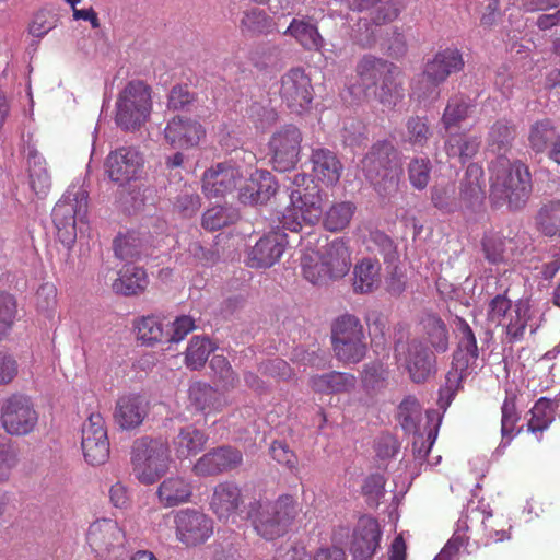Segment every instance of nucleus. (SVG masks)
<instances>
[{
  "label": "nucleus",
  "instance_id": "obj_1",
  "mask_svg": "<svg viewBox=\"0 0 560 560\" xmlns=\"http://www.w3.org/2000/svg\"><path fill=\"white\" fill-rule=\"evenodd\" d=\"M490 198L495 206L504 203L512 210L523 208L532 192L529 168L521 161L511 162L504 154L489 165Z\"/></svg>",
  "mask_w": 560,
  "mask_h": 560
},
{
  "label": "nucleus",
  "instance_id": "obj_2",
  "mask_svg": "<svg viewBox=\"0 0 560 560\" xmlns=\"http://www.w3.org/2000/svg\"><path fill=\"white\" fill-rule=\"evenodd\" d=\"M362 84L374 86V96L387 109H394L404 98V71L400 67L375 57L363 56L355 67Z\"/></svg>",
  "mask_w": 560,
  "mask_h": 560
},
{
  "label": "nucleus",
  "instance_id": "obj_3",
  "mask_svg": "<svg viewBox=\"0 0 560 560\" xmlns=\"http://www.w3.org/2000/svg\"><path fill=\"white\" fill-rule=\"evenodd\" d=\"M301 512L298 500L282 494L273 502L254 500L249 503L246 517L252 521L256 533L267 540L283 536Z\"/></svg>",
  "mask_w": 560,
  "mask_h": 560
},
{
  "label": "nucleus",
  "instance_id": "obj_4",
  "mask_svg": "<svg viewBox=\"0 0 560 560\" xmlns=\"http://www.w3.org/2000/svg\"><path fill=\"white\" fill-rule=\"evenodd\" d=\"M130 462L135 477L142 485H153L170 469L168 443L151 436L138 438L131 446Z\"/></svg>",
  "mask_w": 560,
  "mask_h": 560
},
{
  "label": "nucleus",
  "instance_id": "obj_5",
  "mask_svg": "<svg viewBox=\"0 0 560 560\" xmlns=\"http://www.w3.org/2000/svg\"><path fill=\"white\" fill-rule=\"evenodd\" d=\"M51 217L59 241L71 246L77 237L78 224H86L88 192L81 187L67 189L55 205Z\"/></svg>",
  "mask_w": 560,
  "mask_h": 560
},
{
  "label": "nucleus",
  "instance_id": "obj_6",
  "mask_svg": "<svg viewBox=\"0 0 560 560\" xmlns=\"http://www.w3.org/2000/svg\"><path fill=\"white\" fill-rule=\"evenodd\" d=\"M331 343L337 359L343 363L362 361L368 351L363 325L358 316L342 314L331 324Z\"/></svg>",
  "mask_w": 560,
  "mask_h": 560
},
{
  "label": "nucleus",
  "instance_id": "obj_7",
  "mask_svg": "<svg viewBox=\"0 0 560 560\" xmlns=\"http://www.w3.org/2000/svg\"><path fill=\"white\" fill-rule=\"evenodd\" d=\"M152 109L150 88L142 81H130L116 101L115 121L125 130L139 129Z\"/></svg>",
  "mask_w": 560,
  "mask_h": 560
},
{
  "label": "nucleus",
  "instance_id": "obj_8",
  "mask_svg": "<svg viewBox=\"0 0 560 560\" xmlns=\"http://www.w3.org/2000/svg\"><path fill=\"white\" fill-rule=\"evenodd\" d=\"M290 200L294 210L300 212L302 221L310 225L319 222L323 217L325 195L310 175L305 173L294 175Z\"/></svg>",
  "mask_w": 560,
  "mask_h": 560
},
{
  "label": "nucleus",
  "instance_id": "obj_9",
  "mask_svg": "<svg viewBox=\"0 0 560 560\" xmlns=\"http://www.w3.org/2000/svg\"><path fill=\"white\" fill-rule=\"evenodd\" d=\"M398 152L389 141L372 145L362 160V170L372 185L384 187L387 182L395 184Z\"/></svg>",
  "mask_w": 560,
  "mask_h": 560
},
{
  "label": "nucleus",
  "instance_id": "obj_10",
  "mask_svg": "<svg viewBox=\"0 0 560 560\" xmlns=\"http://www.w3.org/2000/svg\"><path fill=\"white\" fill-rule=\"evenodd\" d=\"M0 421L4 431L11 435H26L38 422V413L30 397L12 394L1 405Z\"/></svg>",
  "mask_w": 560,
  "mask_h": 560
},
{
  "label": "nucleus",
  "instance_id": "obj_11",
  "mask_svg": "<svg viewBox=\"0 0 560 560\" xmlns=\"http://www.w3.org/2000/svg\"><path fill=\"white\" fill-rule=\"evenodd\" d=\"M303 135L292 124L284 125L273 132L269 140L271 164L278 172L293 170L300 161Z\"/></svg>",
  "mask_w": 560,
  "mask_h": 560
},
{
  "label": "nucleus",
  "instance_id": "obj_12",
  "mask_svg": "<svg viewBox=\"0 0 560 560\" xmlns=\"http://www.w3.org/2000/svg\"><path fill=\"white\" fill-rule=\"evenodd\" d=\"M279 83V96L291 113L302 114L311 108L314 89L311 78L303 68L290 69L281 77Z\"/></svg>",
  "mask_w": 560,
  "mask_h": 560
},
{
  "label": "nucleus",
  "instance_id": "obj_13",
  "mask_svg": "<svg viewBox=\"0 0 560 560\" xmlns=\"http://www.w3.org/2000/svg\"><path fill=\"white\" fill-rule=\"evenodd\" d=\"M244 175L233 161L219 162L207 168L201 178L202 192L208 198L225 197L242 188Z\"/></svg>",
  "mask_w": 560,
  "mask_h": 560
},
{
  "label": "nucleus",
  "instance_id": "obj_14",
  "mask_svg": "<svg viewBox=\"0 0 560 560\" xmlns=\"http://www.w3.org/2000/svg\"><path fill=\"white\" fill-rule=\"evenodd\" d=\"M81 447L84 459L92 466L103 465L109 458V441L105 420L92 412L82 425Z\"/></svg>",
  "mask_w": 560,
  "mask_h": 560
},
{
  "label": "nucleus",
  "instance_id": "obj_15",
  "mask_svg": "<svg viewBox=\"0 0 560 560\" xmlns=\"http://www.w3.org/2000/svg\"><path fill=\"white\" fill-rule=\"evenodd\" d=\"M176 538L187 547L207 541L213 534V521L202 512L185 509L174 516Z\"/></svg>",
  "mask_w": 560,
  "mask_h": 560
},
{
  "label": "nucleus",
  "instance_id": "obj_16",
  "mask_svg": "<svg viewBox=\"0 0 560 560\" xmlns=\"http://www.w3.org/2000/svg\"><path fill=\"white\" fill-rule=\"evenodd\" d=\"M243 460L241 450L232 445H221L200 456L191 470L197 477H215L240 468Z\"/></svg>",
  "mask_w": 560,
  "mask_h": 560
},
{
  "label": "nucleus",
  "instance_id": "obj_17",
  "mask_svg": "<svg viewBox=\"0 0 560 560\" xmlns=\"http://www.w3.org/2000/svg\"><path fill=\"white\" fill-rule=\"evenodd\" d=\"M406 9L405 0H386L381 3L372 13L371 22L360 19L357 30H353L352 37L361 47H372L376 42L374 26L386 25L396 21Z\"/></svg>",
  "mask_w": 560,
  "mask_h": 560
},
{
  "label": "nucleus",
  "instance_id": "obj_18",
  "mask_svg": "<svg viewBox=\"0 0 560 560\" xmlns=\"http://www.w3.org/2000/svg\"><path fill=\"white\" fill-rule=\"evenodd\" d=\"M86 542L97 557L104 558L124 547L125 533L114 520H97L89 526Z\"/></svg>",
  "mask_w": 560,
  "mask_h": 560
},
{
  "label": "nucleus",
  "instance_id": "obj_19",
  "mask_svg": "<svg viewBox=\"0 0 560 560\" xmlns=\"http://www.w3.org/2000/svg\"><path fill=\"white\" fill-rule=\"evenodd\" d=\"M105 167L113 182L125 185L140 176L143 159L135 148L124 147L108 154Z\"/></svg>",
  "mask_w": 560,
  "mask_h": 560
},
{
  "label": "nucleus",
  "instance_id": "obj_20",
  "mask_svg": "<svg viewBox=\"0 0 560 560\" xmlns=\"http://www.w3.org/2000/svg\"><path fill=\"white\" fill-rule=\"evenodd\" d=\"M382 530L376 518L362 516L353 528L349 551L353 560H371L380 547Z\"/></svg>",
  "mask_w": 560,
  "mask_h": 560
},
{
  "label": "nucleus",
  "instance_id": "obj_21",
  "mask_svg": "<svg viewBox=\"0 0 560 560\" xmlns=\"http://www.w3.org/2000/svg\"><path fill=\"white\" fill-rule=\"evenodd\" d=\"M465 67L463 52L459 48L450 46L440 49L432 59L428 60L423 70V78L438 88L452 74L460 72Z\"/></svg>",
  "mask_w": 560,
  "mask_h": 560
},
{
  "label": "nucleus",
  "instance_id": "obj_22",
  "mask_svg": "<svg viewBox=\"0 0 560 560\" xmlns=\"http://www.w3.org/2000/svg\"><path fill=\"white\" fill-rule=\"evenodd\" d=\"M210 509L219 520L235 522L245 509L242 489L233 481L219 482L213 488Z\"/></svg>",
  "mask_w": 560,
  "mask_h": 560
},
{
  "label": "nucleus",
  "instance_id": "obj_23",
  "mask_svg": "<svg viewBox=\"0 0 560 560\" xmlns=\"http://www.w3.org/2000/svg\"><path fill=\"white\" fill-rule=\"evenodd\" d=\"M205 137L206 129L199 121L183 116L173 117L164 128L166 142L175 149L196 148Z\"/></svg>",
  "mask_w": 560,
  "mask_h": 560
},
{
  "label": "nucleus",
  "instance_id": "obj_24",
  "mask_svg": "<svg viewBox=\"0 0 560 560\" xmlns=\"http://www.w3.org/2000/svg\"><path fill=\"white\" fill-rule=\"evenodd\" d=\"M288 245V235L281 231H272L264 235L255 244L248 255L252 268H269L279 261Z\"/></svg>",
  "mask_w": 560,
  "mask_h": 560
},
{
  "label": "nucleus",
  "instance_id": "obj_25",
  "mask_svg": "<svg viewBox=\"0 0 560 560\" xmlns=\"http://www.w3.org/2000/svg\"><path fill=\"white\" fill-rule=\"evenodd\" d=\"M406 369L412 382L424 383L436 373V353L421 342H412L408 348Z\"/></svg>",
  "mask_w": 560,
  "mask_h": 560
},
{
  "label": "nucleus",
  "instance_id": "obj_26",
  "mask_svg": "<svg viewBox=\"0 0 560 560\" xmlns=\"http://www.w3.org/2000/svg\"><path fill=\"white\" fill-rule=\"evenodd\" d=\"M310 161L313 177L318 182L327 187L339 182L343 165L335 152L326 148H315L312 150Z\"/></svg>",
  "mask_w": 560,
  "mask_h": 560
},
{
  "label": "nucleus",
  "instance_id": "obj_27",
  "mask_svg": "<svg viewBox=\"0 0 560 560\" xmlns=\"http://www.w3.org/2000/svg\"><path fill=\"white\" fill-rule=\"evenodd\" d=\"M419 326L424 347L436 354L447 352L450 348V329L439 315L433 313L423 315Z\"/></svg>",
  "mask_w": 560,
  "mask_h": 560
},
{
  "label": "nucleus",
  "instance_id": "obj_28",
  "mask_svg": "<svg viewBox=\"0 0 560 560\" xmlns=\"http://www.w3.org/2000/svg\"><path fill=\"white\" fill-rule=\"evenodd\" d=\"M558 400L548 397H540L528 410V419L524 431L532 434L537 442L542 440L544 433L555 421L558 409Z\"/></svg>",
  "mask_w": 560,
  "mask_h": 560
},
{
  "label": "nucleus",
  "instance_id": "obj_29",
  "mask_svg": "<svg viewBox=\"0 0 560 560\" xmlns=\"http://www.w3.org/2000/svg\"><path fill=\"white\" fill-rule=\"evenodd\" d=\"M319 256L331 281L342 279L351 267V252L342 238L330 242Z\"/></svg>",
  "mask_w": 560,
  "mask_h": 560
},
{
  "label": "nucleus",
  "instance_id": "obj_30",
  "mask_svg": "<svg viewBox=\"0 0 560 560\" xmlns=\"http://www.w3.org/2000/svg\"><path fill=\"white\" fill-rule=\"evenodd\" d=\"M148 413V406L140 395H124L116 402L114 418L120 428L131 430L138 428Z\"/></svg>",
  "mask_w": 560,
  "mask_h": 560
},
{
  "label": "nucleus",
  "instance_id": "obj_31",
  "mask_svg": "<svg viewBox=\"0 0 560 560\" xmlns=\"http://www.w3.org/2000/svg\"><path fill=\"white\" fill-rule=\"evenodd\" d=\"M459 198L470 209H478L486 198L483 168L470 163L460 182Z\"/></svg>",
  "mask_w": 560,
  "mask_h": 560
},
{
  "label": "nucleus",
  "instance_id": "obj_32",
  "mask_svg": "<svg viewBox=\"0 0 560 560\" xmlns=\"http://www.w3.org/2000/svg\"><path fill=\"white\" fill-rule=\"evenodd\" d=\"M381 264L377 258L364 257L353 267L352 289L357 294L372 293L382 281Z\"/></svg>",
  "mask_w": 560,
  "mask_h": 560
},
{
  "label": "nucleus",
  "instance_id": "obj_33",
  "mask_svg": "<svg viewBox=\"0 0 560 560\" xmlns=\"http://www.w3.org/2000/svg\"><path fill=\"white\" fill-rule=\"evenodd\" d=\"M355 383L354 375L337 371L313 375L308 381L311 388L323 395L349 393L355 387Z\"/></svg>",
  "mask_w": 560,
  "mask_h": 560
},
{
  "label": "nucleus",
  "instance_id": "obj_34",
  "mask_svg": "<svg viewBox=\"0 0 560 560\" xmlns=\"http://www.w3.org/2000/svg\"><path fill=\"white\" fill-rule=\"evenodd\" d=\"M156 494L163 506L172 508L190 500L192 486L191 482L184 477L171 476L160 483Z\"/></svg>",
  "mask_w": 560,
  "mask_h": 560
},
{
  "label": "nucleus",
  "instance_id": "obj_35",
  "mask_svg": "<svg viewBox=\"0 0 560 560\" xmlns=\"http://www.w3.org/2000/svg\"><path fill=\"white\" fill-rule=\"evenodd\" d=\"M191 406L206 416L217 413L226 406V400L209 384L196 382L189 387Z\"/></svg>",
  "mask_w": 560,
  "mask_h": 560
},
{
  "label": "nucleus",
  "instance_id": "obj_36",
  "mask_svg": "<svg viewBox=\"0 0 560 560\" xmlns=\"http://www.w3.org/2000/svg\"><path fill=\"white\" fill-rule=\"evenodd\" d=\"M518 389L510 388L505 390V398L501 406V435L510 443L516 435L521 434L525 424L517 427L521 420V412L517 409Z\"/></svg>",
  "mask_w": 560,
  "mask_h": 560
},
{
  "label": "nucleus",
  "instance_id": "obj_37",
  "mask_svg": "<svg viewBox=\"0 0 560 560\" xmlns=\"http://www.w3.org/2000/svg\"><path fill=\"white\" fill-rule=\"evenodd\" d=\"M534 223L542 236L560 237V198L542 201L534 217Z\"/></svg>",
  "mask_w": 560,
  "mask_h": 560
},
{
  "label": "nucleus",
  "instance_id": "obj_38",
  "mask_svg": "<svg viewBox=\"0 0 560 560\" xmlns=\"http://www.w3.org/2000/svg\"><path fill=\"white\" fill-rule=\"evenodd\" d=\"M283 34L292 36L307 51H320L324 47L317 25L307 19L294 18Z\"/></svg>",
  "mask_w": 560,
  "mask_h": 560
},
{
  "label": "nucleus",
  "instance_id": "obj_39",
  "mask_svg": "<svg viewBox=\"0 0 560 560\" xmlns=\"http://www.w3.org/2000/svg\"><path fill=\"white\" fill-rule=\"evenodd\" d=\"M208 442L207 434L188 425L179 430L178 434L173 439V447L178 459H186L200 453Z\"/></svg>",
  "mask_w": 560,
  "mask_h": 560
},
{
  "label": "nucleus",
  "instance_id": "obj_40",
  "mask_svg": "<svg viewBox=\"0 0 560 560\" xmlns=\"http://www.w3.org/2000/svg\"><path fill=\"white\" fill-rule=\"evenodd\" d=\"M148 285V276L143 268L126 265L113 282V290L116 293L129 296L142 293Z\"/></svg>",
  "mask_w": 560,
  "mask_h": 560
},
{
  "label": "nucleus",
  "instance_id": "obj_41",
  "mask_svg": "<svg viewBox=\"0 0 560 560\" xmlns=\"http://www.w3.org/2000/svg\"><path fill=\"white\" fill-rule=\"evenodd\" d=\"M257 178L250 180L242 187L238 198L243 203H261L276 194V185L269 172L257 173Z\"/></svg>",
  "mask_w": 560,
  "mask_h": 560
},
{
  "label": "nucleus",
  "instance_id": "obj_42",
  "mask_svg": "<svg viewBox=\"0 0 560 560\" xmlns=\"http://www.w3.org/2000/svg\"><path fill=\"white\" fill-rule=\"evenodd\" d=\"M272 18L262 9L250 8L243 12L240 20V31L244 36L266 35L273 31Z\"/></svg>",
  "mask_w": 560,
  "mask_h": 560
},
{
  "label": "nucleus",
  "instance_id": "obj_43",
  "mask_svg": "<svg viewBox=\"0 0 560 560\" xmlns=\"http://www.w3.org/2000/svg\"><path fill=\"white\" fill-rule=\"evenodd\" d=\"M530 315V304L528 300H518L515 302L510 313L509 322L503 323L506 338L509 342H517L523 340Z\"/></svg>",
  "mask_w": 560,
  "mask_h": 560
},
{
  "label": "nucleus",
  "instance_id": "obj_44",
  "mask_svg": "<svg viewBox=\"0 0 560 560\" xmlns=\"http://www.w3.org/2000/svg\"><path fill=\"white\" fill-rule=\"evenodd\" d=\"M135 330L137 339L141 345L147 347H154L168 336V332H165L163 323L159 317L153 315L142 316L136 319Z\"/></svg>",
  "mask_w": 560,
  "mask_h": 560
},
{
  "label": "nucleus",
  "instance_id": "obj_45",
  "mask_svg": "<svg viewBox=\"0 0 560 560\" xmlns=\"http://www.w3.org/2000/svg\"><path fill=\"white\" fill-rule=\"evenodd\" d=\"M560 133L550 118H544L535 121L528 133V142L532 150L536 153L549 151L553 141Z\"/></svg>",
  "mask_w": 560,
  "mask_h": 560
},
{
  "label": "nucleus",
  "instance_id": "obj_46",
  "mask_svg": "<svg viewBox=\"0 0 560 560\" xmlns=\"http://www.w3.org/2000/svg\"><path fill=\"white\" fill-rule=\"evenodd\" d=\"M27 163L32 190L39 197L46 196L51 187V178L45 159L37 153H31Z\"/></svg>",
  "mask_w": 560,
  "mask_h": 560
},
{
  "label": "nucleus",
  "instance_id": "obj_47",
  "mask_svg": "<svg viewBox=\"0 0 560 560\" xmlns=\"http://www.w3.org/2000/svg\"><path fill=\"white\" fill-rule=\"evenodd\" d=\"M357 207L351 201L332 203L324 214L323 224L330 232H340L351 222Z\"/></svg>",
  "mask_w": 560,
  "mask_h": 560
},
{
  "label": "nucleus",
  "instance_id": "obj_48",
  "mask_svg": "<svg viewBox=\"0 0 560 560\" xmlns=\"http://www.w3.org/2000/svg\"><path fill=\"white\" fill-rule=\"evenodd\" d=\"M515 126L509 120L499 119L490 128L488 135V145L491 151L497 152L498 155L506 152L515 138Z\"/></svg>",
  "mask_w": 560,
  "mask_h": 560
},
{
  "label": "nucleus",
  "instance_id": "obj_49",
  "mask_svg": "<svg viewBox=\"0 0 560 560\" xmlns=\"http://www.w3.org/2000/svg\"><path fill=\"white\" fill-rule=\"evenodd\" d=\"M210 369L213 372L214 383L222 392H231L238 386V375L224 355H213L210 360Z\"/></svg>",
  "mask_w": 560,
  "mask_h": 560
},
{
  "label": "nucleus",
  "instance_id": "obj_50",
  "mask_svg": "<svg viewBox=\"0 0 560 560\" xmlns=\"http://www.w3.org/2000/svg\"><path fill=\"white\" fill-rule=\"evenodd\" d=\"M213 350L212 342L208 337H192L185 352L186 366L190 370L202 368Z\"/></svg>",
  "mask_w": 560,
  "mask_h": 560
},
{
  "label": "nucleus",
  "instance_id": "obj_51",
  "mask_svg": "<svg viewBox=\"0 0 560 560\" xmlns=\"http://www.w3.org/2000/svg\"><path fill=\"white\" fill-rule=\"evenodd\" d=\"M480 142L475 137L465 135H451L445 142V150L448 156L459 158L464 163L471 159L479 150Z\"/></svg>",
  "mask_w": 560,
  "mask_h": 560
},
{
  "label": "nucleus",
  "instance_id": "obj_52",
  "mask_svg": "<svg viewBox=\"0 0 560 560\" xmlns=\"http://www.w3.org/2000/svg\"><path fill=\"white\" fill-rule=\"evenodd\" d=\"M301 268L304 279L314 285H325L330 282L318 252L304 254L301 260Z\"/></svg>",
  "mask_w": 560,
  "mask_h": 560
},
{
  "label": "nucleus",
  "instance_id": "obj_53",
  "mask_svg": "<svg viewBox=\"0 0 560 560\" xmlns=\"http://www.w3.org/2000/svg\"><path fill=\"white\" fill-rule=\"evenodd\" d=\"M237 218L238 214L232 207L214 206L203 213L201 225L208 231H218L235 222Z\"/></svg>",
  "mask_w": 560,
  "mask_h": 560
},
{
  "label": "nucleus",
  "instance_id": "obj_54",
  "mask_svg": "<svg viewBox=\"0 0 560 560\" xmlns=\"http://www.w3.org/2000/svg\"><path fill=\"white\" fill-rule=\"evenodd\" d=\"M471 104L462 95L451 97L442 116V124L445 129L458 126L468 117Z\"/></svg>",
  "mask_w": 560,
  "mask_h": 560
},
{
  "label": "nucleus",
  "instance_id": "obj_55",
  "mask_svg": "<svg viewBox=\"0 0 560 560\" xmlns=\"http://www.w3.org/2000/svg\"><path fill=\"white\" fill-rule=\"evenodd\" d=\"M512 243L511 238L500 233H489L482 238V249L486 259L491 264H500L505 260L508 245Z\"/></svg>",
  "mask_w": 560,
  "mask_h": 560
},
{
  "label": "nucleus",
  "instance_id": "obj_56",
  "mask_svg": "<svg viewBox=\"0 0 560 560\" xmlns=\"http://www.w3.org/2000/svg\"><path fill=\"white\" fill-rule=\"evenodd\" d=\"M432 164L428 158H413L407 167L410 185L418 190H423L431 178Z\"/></svg>",
  "mask_w": 560,
  "mask_h": 560
},
{
  "label": "nucleus",
  "instance_id": "obj_57",
  "mask_svg": "<svg viewBox=\"0 0 560 560\" xmlns=\"http://www.w3.org/2000/svg\"><path fill=\"white\" fill-rule=\"evenodd\" d=\"M509 289L504 290L503 293H499L493 296L487 306V322L490 325L500 326L503 325L508 313L512 312V301L508 298Z\"/></svg>",
  "mask_w": 560,
  "mask_h": 560
},
{
  "label": "nucleus",
  "instance_id": "obj_58",
  "mask_svg": "<svg viewBox=\"0 0 560 560\" xmlns=\"http://www.w3.org/2000/svg\"><path fill=\"white\" fill-rule=\"evenodd\" d=\"M420 415V404L415 396H407L398 406V420L407 432L416 430Z\"/></svg>",
  "mask_w": 560,
  "mask_h": 560
},
{
  "label": "nucleus",
  "instance_id": "obj_59",
  "mask_svg": "<svg viewBox=\"0 0 560 560\" xmlns=\"http://www.w3.org/2000/svg\"><path fill=\"white\" fill-rule=\"evenodd\" d=\"M467 376L450 370L445 376V383L439 390L438 404L440 408L446 409L456 394L464 388V382Z\"/></svg>",
  "mask_w": 560,
  "mask_h": 560
},
{
  "label": "nucleus",
  "instance_id": "obj_60",
  "mask_svg": "<svg viewBox=\"0 0 560 560\" xmlns=\"http://www.w3.org/2000/svg\"><path fill=\"white\" fill-rule=\"evenodd\" d=\"M18 314V303L14 295L0 292V339L4 338L14 324Z\"/></svg>",
  "mask_w": 560,
  "mask_h": 560
},
{
  "label": "nucleus",
  "instance_id": "obj_61",
  "mask_svg": "<svg viewBox=\"0 0 560 560\" xmlns=\"http://www.w3.org/2000/svg\"><path fill=\"white\" fill-rule=\"evenodd\" d=\"M407 141L412 147L423 148L430 136L431 131L425 117L413 116L407 120Z\"/></svg>",
  "mask_w": 560,
  "mask_h": 560
},
{
  "label": "nucleus",
  "instance_id": "obj_62",
  "mask_svg": "<svg viewBox=\"0 0 560 560\" xmlns=\"http://www.w3.org/2000/svg\"><path fill=\"white\" fill-rule=\"evenodd\" d=\"M431 201L443 212H454L456 209L454 184L435 185L431 189Z\"/></svg>",
  "mask_w": 560,
  "mask_h": 560
},
{
  "label": "nucleus",
  "instance_id": "obj_63",
  "mask_svg": "<svg viewBox=\"0 0 560 560\" xmlns=\"http://www.w3.org/2000/svg\"><path fill=\"white\" fill-rule=\"evenodd\" d=\"M272 459L285 467L291 472L299 469V458L293 450L284 441H273L269 447Z\"/></svg>",
  "mask_w": 560,
  "mask_h": 560
},
{
  "label": "nucleus",
  "instance_id": "obj_64",
  "mask_svg": "<svg viewBox=\"0 0 560 560\" xmlns=\"http://www.w3.org/2000/svg\"><path fill=\"white\" fill-rule=\"evenodd\" d=\"M386 479L381 474H372L364 479L361 492L370 505H378L385 494Z\"/></svg>",
  "mask_w": 560,
  "mask_h": 560
}]
</instances>
